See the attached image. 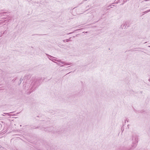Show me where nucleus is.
<instances>
[{"instance_id": "obj_1", "label": "nucleus", "mask_w": 150, "mask_h": 150, "mask_svg": "<svg viewBox=\"0 0 150 150\" xmlns=\"http://www.w3.org/2000/svg\"><path fill=\"white\" fill-rule=\"evenodd\" d=\"M33 82L31 84V86H30V90L31 91H33L37 86H38V84H37V83L38 81V80L34 78L32 80Z\"/></svg>"}, {"instance_id": "obj_2", "label": "nucleus", "mask_w": 150, "mask_h": 150, "mask_svg": "<svg viewBox=\"0 0 150 150\" xmlns=\"http://www.w3.org/2000/svg\"><path fill=\"white\" fill-rule=\"evenodd\" d=\"M59 62L57 63V64H58L60 66H61L62 67H63L64 66V65H62V64H64V65H69L72 64L70 63H66L65 62H60L59 61V62Z\"/></svg>"}, {"instance_id": "obj_3", "label": "nucleus", "mask_w": 150, "mask_h": 150, "mask_svg": "<svg viewBox=\"0 0 150 150\" xmlns=\"http://www.w3.org/2000/svg\"><path fill=\"white\" fill-rule=\"evenodd\" d=\"M31 77V75H26L24 77V79L25 80V79H28L30 78Z\"/></svg>"}, {"instance_id": "obj_4", "label": "nucleus", "mask_w": 150, "mask_h": 150, "mask_svg": "<svg viewBox=\"0 0 150 150\" xmlns=\"http://www.w3.org/2000/svg\"><path fill=\"white\" fill-rule=\"evenodd\" d=\"M135 141L134 142V144H132V147H134V148L136 147L137 145V140L135 138Z\"/></svg>"}, {"instance_id": "obj_5", "label": "nucleus", "mask_w": 150, "mask_h": 150, "mask_svg": "<svg viewBox=\"0 0 150 150\" xmlns=\"http://www.w3.org/2000/svg\"><path fill=\"white\" fill-rule=\"evenodd\" d=\"M52 127H48L47 128H46L45 129V131H47L48 132H50L52 131Z\"/></svg>"}, {"instance_id": "obj_6", "label": "nucleus", "mask_w": 150, "mask_h": 150, "mask_svg": "<svg viewBox=\"0 0 150 150\" xmlns=\"http://www.w3.org/2000/svg\"><path fill=\"white\" fill-rule=\"evenodd\" d=\"M51 60L53 61V62H54V61H57L58 62H59V61H60V60H57L56 59H52V60Z\"/></svg>"}, {"instance_id": "obj_7", "label": "nucleus", "mask_w": 150, "mask_h": 150, "mask_svg": "<svg viewBox=\"0 0 150 150\" xmlns=\"http://www.w3.org/2000/svg\"><path fill=\"white\" fill-rule=\"evenodd\" d=\"M70 40L69 39H67L66 40V41L67 42H68Z\"/></svg>"}, {"instance_id": "obj_8", "label": "nucleus", "mask_w": 150, "mask_h": 150, "mask_svg": "<svg viewBox=\"0 0 150 150\" xmlns=\"http://www.w3.org/2000/svg\"><path fill=\"white\" fill-rule=\"evenodd\" d=\"M51 57H52L50 56H49V57H48V58H49V59H50V60H52L51 59Z\"/></svg>"}, {"instance_id": "obj_9", "label": "nucleus", "mask_w": 150, "mask_h": 150, "mask_svg": "<svg viewBox=\"0 0 150 150\" xmlns=\"http://www.w3.org/2000/svg\"><path fill=\"white\" fill-rule=\"evenodd\" d=\"M146 11V12H147V13H148V12H149L150 11V9L149 10H147V11Z\"/></svg>"}, {"instance_id": "obj_10", "label": "nucleus", "mask_w": 150, "mask_h": 150, "mask_svg": "<svg viewBox=\"0 0 150 150\" xmlns=\"http://www.w3.org/2000/svg\"><path fill=\"white\" fill-rule=\"evenodd\" d=\"M146 11V12H147V13H148V12H149L150 11V9L149 10H147V11Z\"/></svg>"}, {"instance_id": "obj_11", "label": "nucleus", "mask_w": 150, "mask_h": 150, "mask_svg": "<svg viewBox=\"0 0 150 150\" xmlns=\"http://www.w3.org/2000/svg\"><path fill=\"white\" fill-rule=\"evenodd\" d=\"M126 150H132L131 149H127Z\"/></svg>"}, {"instance_id": "obj_12", "label": "nucleus", "mask_w": 150, "mask_h": 150, "mask_svg": "<svg viewBox=\"0 0 150 150\" xmlns=\"http://www.w3.org/2000/svg\"><path fill=\"white\" fill-rule=\"evenodd\" d=\"M143 13H147V12H146V11H144V12H143Z\"/></svg>"}, {"instance_id": "obj_13", "label": "nucleus", "mask_w": 150, "mask_h": 150, "mask_svg": "<svg viewBox=\"0 0 150 150\" xmlns=\"http://www.w3.org/2000/svg\"><path fill=\"white\" fill-rule=\"evenodd\" d=\"M148 0H144V1H148Z\"/></svg>"}, {"instance_id": "obj_14", "label": "nucleus", "mask_w": 150, "mask_h": 150, "mask_svg": "<svg viewBox=\"0 0 150 150\" xmlns=\"http://www.w3.org/2000/svg\"><path fill=\"white\" fill-rule=\"evenodd\" d=\"M86 0H84L83 1H83H86Z\"/></svg>"}, {"instance_id": "obj_15", "label": "nucleus", "mask_w": 150, "mask_h": 150, "mask_svg": "<svg viewBox=\"0 0 150 150\" xmlns=\"http://www.w3.org/2000/svg\"><path fill=\"white\" fill-rule=\"evenodd\" d=\"M133 139H134V138H132V139H133Z\"/></svg>"}]
</instances>
